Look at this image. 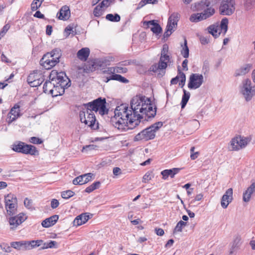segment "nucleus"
I'll use <instances>...</instances> for the list:
<instances>
[{
	"label": "nucleus",
	"instance_id": "f8f14e48",
	"mask_svg": "<svg viewBox=\"0 0 255 255\" xmlns=\"http://www.w3.org/2000/svg\"><path fill=\"white\" fill-rule=\"evenodd\" d=\"M179 19V14L178 13H172L168 18L166 31L164 33V37H169L176 29L177 22Z\"/></svg>",
	"mask_w": 255,
	"mask_h": 255
},
{
	"label": "nucleus",
	"instance_id": "473e14b6",
	"mask_svg": "<svg viewBox=\"0 0 255 255\" xmlns=\"http://www.w3.org/2000/svg\"><path fill=\"white\" fill-rule=\"evenodd\" d=\"M17 202L16 197L13 194L10 193L4 196V203L5 205L9 204V203H16Z\"/></svg>",
	"mask_w": 255,
	"mask_h": 255
},
{
	"label": "nucleus",
	"instance_id": "7c9ffc66",
	"mask_svg": "<svg viewBox=\"0 0 255 255\" xmlns=\"http://www.w3.org/2000/svg\"><path fill=\"white\" fill-rule=\"evenodd\" d=\"M110 80H116L121 83L126 84L128 83L129 82L127 79L119 74H114L110 76L109 78L107 77L105 82H108Z\"/></svg>",
	"mask_w": 255,
	"mask_h": 255
},
{
	"label": "nucleus",
	"instance_id": "7ed1b4c3",
	"mask_svg": "<svg viewBox=\"0 0 255 255\" xmlns=\"http://www.w3.org/2000/svg\"><path fill=\"white\" fill-rule=\"evenodd\" d=\"M115 118L117 120L115 122L116 126H123L127 124L131 128H132L140 123V121L133 117V113L131 110L128 109L127 104H122L118 106L115 111Z\"/></svg>",
	"mask_w": 255,
	"mask_h": 255
},
{
	"label": "nucleus",
	"instance_id": "ea45409f",
	"mask_svg": "<svg viewBox=\"0 0 255 255\" xmlns=\"http://www.w3.org/2000/svg\"><path fill=\"white\" fill-rule=\"evenodd\" d=\"M44 0H33L31 4V9L32 11H35L39 8Z\"/></svg>",
	"mask_w": 255,
	"mask_h": 255
},
{
	"label": "nucleus",
	"instance_id": "13d9d810",
	"mask_svg": "<svg viewBox=\"0 0 255 255\" xmlns=\"http://www.w3.org/2000/svg\"><path fill=\"white\" fill-rule=\"evenodd\" d=\"M151 179V173L149 172L146 173L143 176L142 182L144 183H147L149 180Z\"/></svg>",
	"mask_w": 255,
	"mask_h": 255
},
{
	"label": "nucleus",
	"instance_id": "dca6fc26",
	"mask_svg": "<svg viewBox=\"0 0 255 255\" xmlns=\"http://www.w3.org/2000/svg\"><path fill=\"white\" fill-rule=\"evenodd\" d=\"M215 9L210 7L205 12L193 13L191 14L189 20L192 22H198L210 17L215 13Z\"/></svg>",
	"mask_w": 255,
	"mask_h": 255
},
{
	"label": "nucleus",
	"instance_id": "052dcab7",
	"mask_svg": "<svg viewBox=\"0 0 255 255\" xmlns=\"http://www.w3.org/2000/svg\"><path fill=\"white\" fill-rule=\"evenodd\" d=\"M10 28V25L9 24H5L2 28L1 31L0 32V36L1 37L3 36V35L6 33V32L8 31V30Z\"/></svg>",
	"mask_w": 255,
	"mask_h": 255
},
{
	"label": "nucleus",
	"instance_id": "6ab92c4d",
	"mask_svg": "<svg viewBox=\"0 0 255 255\" xmlns=\"http://www.w3.org/2000/svg\"><path fill=\"white\" fill-rule=\"evenodd\" d=\"M233 190L232 188L226 190L221 201V205L223 208L226 209L229 204L232 202L233 199Z\"/></svg>",
	"mask_w": 255,
	"mask_h": 255
},
{
	"label": "nucleus",
	"instance_id": "6e6552de",
	"mask_svg": "<svg viewBox=\"0 0 255 255\" xmlns=\"http://www.w3.org/2000/svg\"><path fill=\"white\" fill-rule=\"evenodd\" d=\"M240 92L246 102L250 101L255 96V84L253 85L251 80H244L240 86Z\"/></svg>",
	"mask_w": 255,
	"mask_h": 255
},
{
	"label": "nucleus",
	"instance_id": "72a5a7b5",
	"mask_svg": "<svg viewBox=\"0 0 255 255\" xmlns=\"http://www.w3.org/2000/svg\"><path fill=\"white\" fill-rule=\"evenodd\" d=\"M183 92H184V94L182 96V101H181V103L182 109H183L185 107L187 103L188 102V101L189 99L190 96V93L188 92H187L185 89H183Z\"/></svg>",
	"mask_w": 255,
	"mask_h": 255
},
{
	"label": "nucleus",
	"instance_id": "4468645a",
	"mask_svg": "<svg viewBox=\"0 0 255 255\" xmlns=\"http://www.w3.org/2000/svg\"><path fill=\"white\" fill-rule=\"evenodd\" d=\"M59 76V73L56 70H52L49 76V80L46 81L44 84L43 89L45 93L51 94V90L53 89L54 84H56Z\"/></svg>",
	"mask_w": 255,
	"mask_h": 255
},
{
	"label": "nucleus",
	"instance_id": "393cba45",
	"mask_svg": "<svg viewBox=\"0 0 255 255\" xmlns=\"http://www.w3.org/2000/svg\"><path fill=\"white\" fill-rule=\"evenodd\" d=\"M252 67V65L251 64H247L244 65L236 70L234 76L235 77H238L245 75L246 74L249 72Z\"/></svg>",
	"mask_w": 255,
	"mask_h": 255
},
{
	"label": "nucleus",
	"instance_id": "f704fd0d",
	"mask_svg": "<svg viewBox=\"0 0 255 255\" xmlns=\"http://www.w3.org/2000/svg\"><path fill=\"white\" fill-rule=\"evenodd\" d=\"M182 49L181 51V54L184 58H187L189 56V48L187 46V40L185 39L183 45H181Z\"/></svg>",
	"mask_w": 255,
	"mask_h": 255
},
{
	"label": "nucleus",
	"instance_id": "bf43d9fd",
	"mask_svg": "<svg viewBox=\"0 0 255 255\" xmlns=\"http://www.w3.org/2000/svg\"><path fill=\"white\" fill-rule=\"evenodd\" d=\"M29 141L34 144H40L42 142L41 139L35 136L31 137L29 139Z\"/></svg>",
	"mask_w": 255,
	"mask_h": 255
},
{
	"label": "nucleus",
	"instance_id": "aec40b11",
	"mask_svg": "<svg viewBox=\"0 0 255 255\" xmlns=\"http://www.w3.org/2000/svg\"><path fill=\"white\" fill-rule=\"evenodd\" d=\"M94 174L91 173L85 174L77 177L73 180L74 185H83L91 180Z\"/></svg>",
	"mask_w": 255,
	"mask_h": 255
},
{
	"label": "nucleus",
	"instance_id": "0e129e2a",
	"mask_svg": "<svg viewBox=\"0 0 255 255\" xmlns=\"http://www.w3.org/2000/svg\"><path fill=\"white\" fill-rule=\"evenodd\" d=\"M200 40L201 43L204 45L208 44L210 41L209 38L205 36H201L200 38Z\"/></svg>",
	"mask_w": 255,
	"mask_h": 255
},
{
	"label": "nucleus",
	"instance_id": "b1692460",
	"mask_svg": "<svg viewBox=\"0 0 255 255\" xmlns=\"http://www.w3.org/2000/svg\"><path fill=\"white\" fill-rule=\"evenodd\" d=\"M254 193H255V182L253 183L244 192L243 200L245 202H249L252 195Z\"/></svg>",
	"mask_w": 255,
	"mask_h": 255
},
{
	"label": "nucleus",
	"instance_id": "c85d7f7f",
	"mask_svg": "<svg viewBox=\"0 0 255 255\" xmlns=\"http://www.w3.org/2000/svg\"><path fill=\"white\" fill-rule=\"evenodd\" d=\"M10 246L12 248H13L17 250H28L26 241L13 242L10 243Z\"/></svg>",
	"mask_w": 255,
	"mask_h": 255
},
{
	"label": "nucleus",
	"instance_id": "864d4df0",
	"mask_svg": "<svg viewBox=\"0 0 255 255\" xmlns=\"http://www.w3.org/2000/svg\"><path fill=\"white\" fill-rule=\"evenodd\" d=\"M26 243L28 250H30L38 247V245H36L35 243V240L26 241Z\"/></svg>",
	"mask_w": 255,
	"mask_h": 255
},
{
	"label": "nucleus",
	"instance_id": "338daca9",
	"mask_svg": "<svg viewBox=\"0 0 255 255\" xmlns=\"http://www.w3.org/2000/svg\"><path fill=\"white\" fill-rule=\"evenodd\" d=\"M48 243V247L49 248H57V243L54 241H50Z\"/></svg>",
	"mask_w": 255,
	"mask_h": 255
},
{
	"label": "nucleus",
	"instance_id": "cd10ccee",
	"mask_svg": "<svg viewBox=\"0 0 255 255\" xmlns=\"http://www.w3.org/2000/svg\"><path fill=\"white\" fill-rule=\"evenodd\" d=\"M90 52L89 48H82L78 51L77 56L80 60L86 61L89 56Z\"/></svg>",
	"mask_w": 255,
	"mask_h": 255
},
{
	"label": "nucleus",
	"instance_id": "9b49d317",
	"mask_svg": "<svg viewBox=\"0 0 255 255\" xmlns=\"http://www.w3.org/2000/svg\"><path fill=\"white\" fill-rule=\"evenodd\" d=\"M235 9V0H222L219 7V12L223 15H231L234 12Z\"/></svg>",
	"mask_w": 255,
	"mask_h": 255
},
{
	"label": "nucleus",
	"instance_id": "1a4fd4ad",
	"mask_svg": "<svg viewBox=\"0 0 255 255\" xmlns=\"http://www.w3.org/2000/svg\"><path fill=\"white\" fill-rule=\"evenodd\" d=\"M228 19L227 18H223L220 24L216 23L210 25L207 28V30L215 38L219 37L221 34L224 36L228 30Z\"/></svg>",
	"mask_w": 255,
	"mask_h": 255
},
{
	"label": "nucleus",
	"instance_id": "e2e57ef3",
	"mask_svg": "<svg viewBox=\"0 0 255 255\" xmlns=\"http://www.w3.org/2000/svg\"><path fill=\"white\" fill-rule=\"evenodd\" d=\"M103 73L105 74H112V75L115 74L114 67H108L106 69H105Z\"/></svg>",
	"mask_w": 255,
	"mask_h": 255
},
{
	"label": "nucleus",
	"instance_id": "c03bdc74",
	"mask_svg": "<svg viewBox=\"0 0 255 255\" xmlns=\"http://www.w3.org/2000/svg\"><path fill=\"white\" fill-rule=\"evenodd\" d=\"M178 74L179 77V86H180L181 87H183L185 84L186 81V76L185 74L182 72H181L179 69H178Z\"/></svg>",
	"mask_w": 255,
	"mask_h": 255
},
{
	"label": "nucleus",
	"instance_id": "774afa93",
	"mask_svg": "<svg viewBox=\"0 0 255 255\" xmlns=\"http://www.w3.org/2000/svg\"><path fill=\"white\" fill-rule=\"evenodd\" d=\"M1 61L6 63H10L11 62V61L9 60L7 58V57L3 53L1 55Z\"/></svg>",
	"mask_w": 255,
	"mask_h": 255
},
{
	"label": "nucleus",
	"instance_id": "58836bf2",
	"mask_svg": "<svg viewBox=\"0 0 255 255\" xmlns=\"http://www.w3.org/2000/svg\"><path fill=\"white\" fill-rule=\"evenodd\" d=\"M42 77L43 75L40 73L33 72L30 73L27 77V81L28 83H32V81L36 79L38 77Z\"/></svg>",
	"mask_w": 255,
	"mask_h": 255
},
{
	"label": "nucleus",
	"instance_id": "a878e982",
	"mask_svg": "<svg viewBox=\"0 0 255 255\" xmlns=\"http://www.w3.org/2000/svg\"><path fill=\"white\" fill-rule=\"evenodd\" d=\"M58 215H55L42 221L41 225L44 228H49L54 225L58 220Z\"/></svg>",
	"mask_w": 255,
	"mask_h": 255
},
{
	"label": "nucleus",
	"instance_id": "bb28decb",
	"mask_svg": "<svg viewBox=\"0 0 255 255\" xmlns=\"http://www.w3.org/2000/svg\"><path fill=\"white\" fill-rule=\"evenodd\" d=\"M240 138V136H237L232 138L228 147L230 150L237 151L241 149Z\"/></svg>",
	"mask_w": 255,
	"mask_h": 255
},
{
	"label": "nucleus",
	"instance_id": "f257e3e1",
	"mask_svg": "<svg viewBox=\"0 0 255 255\" xmlns=\"http://www.w3.org/2000/svg\"><path fill=\"white\" fill-rule=\"evenodd\" d=\"M105 99L99 98L92 102L83 105L86 111H80L79 117L81 123H84L88 127L94 129L98 128V123H96V119L94 112H99L101 115L108 113V110L106 106Z\"/></svg>",
	"mask_w": 255,
	"mask_h": 255
},
{
	"label": "nucleus",
	"instance_id": "603ef678",
	"mask_svg": "<svg viewBox=\"0 0 255 255\" xmlns=\"http://www.w3.org/2000/svg\"><path fill=\"white\" fill-rule=\"evenodd\" d=\"M115 74V73H126L128 71V69L126 67L121 66L114 67Z\"/></svg>",
	"mask_w": 255,
	"mask_h": 255
},
{
	"label": "nucleus",
	"instance_id": "8fccbe9b",
	"mask_svg": "<svg viewBox=\"0 0 255 255\" xmlns=\"http://www.w3.org/2000/svg\"><path fill=\"white\" fill-rule=\"evenodd\" d=\"M24 206L28 209H30V210L34 209L32 200H31L28 198H25V199L24 200Z\"/></svg>",
	"mask_w": 255,
	"mask_h": 255
},
{
	"label": "nucleus",
	"instance_id": "20e7f679",
	"mask_svg": "<svg viewBox=\"0 0 255 255\" xmlns=\"http://www.w3.org/2000/svg\"><path fill=\"white\" fill-rule=\"evenodd\" d=\"M168 45L164 44L161 51V56L158 63L153 64L150 67V71L158 73L157 76L159 77H162L164 75V70L166 68L167 63L169 62L170 57L168 55Z\"/></svg>",
	"mask_w": 255,
	"mask_h": 255
},
{
	"label": "nucleus",
	"instance_id": "ddd939ff",
	"mask_svg": "<svg viewBox=\"0 0 255 255\" xmlns=\"http://www.w3.org/2000/svg\"><path fill=\"white\" fill-rule=\"evenodd\" d=\"M27 218V216L23 213H20L15 216H11V217L7 219L10 230L12 231L15 230Z\"/></svg>",
	"mask_w": 255,
	"mask_h": 255
},
{
	"label": "nucleus",
	"instance_id": "5fc2aeb1",
	"mask_svg": "<svg viewBox=\"0 0 255 255\" xmlns=\"http://www.w3.org/2000/svg\"><path fill=\"white\" fill-rule=\"evenodd\" d=\"M114 1L115 0H103L99 4L101 5V7H108L111 4L113 3Z\"/></svg>",
	"mask_w": 255,
	"mask_h": 255
},
{
	"label": "nucleus",
	"instance_id": "f03ea898",
	"mask_svg": "<svg viewBox=\"0 0 255 255\" xmlns=\"http://www.w3.org/2000/svg\"><path fill=\"white\" fill-rule=\"evenodd\" d=\"M130 108L133 113V117L145 119L154 117L156 115L155 108L153 109L150 100L143 96H136L130 101Z\"/></svg>",
	"mask_w": 255,
	"mask_h": 255
},
{
	"label": "nucleus",
	"instance_id": "a19ab883",
	"mask_svg": "<svg viewBox=\"0 0 255 255\" xmlns=\"http://www.w3.org/2000/svg\"><path fill=\"white\" fill-rule=\"evenodd\" d=\"M244 4L246 10H250L255 5V0H244Z\"/></svg>",
	"mask_w": 255,
	"mask_h": 255
},
{
	"label": "nucleus",
	"instance_id": "4be33fe9",
	"mask_svg": "<svg viewBox=\"0 0 255 255\" xmlns=\"http://www.w3.org/2000/svg\"><path fill=\"white\" fill-rule=\"evenodd\" d=\"M92 216V215H90ZM90 218L89 213H85L78 215L74 219L73 224L74 226H79L86 223Z\"/></svg>",
	"mask_w": 255,
	"mask_h": 255
},
{
	"label": "nucleus",
	"instance_id": "37998d69",
	"mask_svg": "<svg viewBox=\"0 0 255 255\" xmlns=\"http://www.w3.org/2000/svg\"><path fill=\"white\" fill-rule=\"evenodd\" d=\"M240 239L239 238H237L235 240L232 248H231L230 251V254H233L236 252L237 250L238 249L239 246V244L240 242Z\"/></svg>",
	"mask_w": 255,
	"mask_h": 255
},
{
	"label": "nucleus",
	"instance_id": "680f3d73",
	"mask_svg": "<svg viewBox=\"0 0 255 255\" xmlns=\"http://www.w3.org/2000/svg\"><path fill=\"white\" fill-rule=\"evenodd\" d=\"M59 205V202L57 199H53L51 201V207L52 209L56 208Z\"/></svg>",
	"mask_w": 255,
	"mask_h": 255
},
{
	"label": "nucleus",
	"instance_id": "a18cd8bd",
	"mask_svg": "<svg viewBox=\"0 0 255 255\" xmlns=\"http://www.w3.org/2000/svg\"><path fill=\"white\" fill-rule=\"evenodd\" d=\"M100 4L96 6L93 11V14L96 17H100L103 14V10L102 9Z\"/></svg>",
	"mask_w": 255,
	"mask_h": 255
},
{
	"label": "nucleus",
	"instance_id": "2f4dec72",
	"mask_svg": "<svg viewBox=\"0 0 255 255\" xmlns=\"http://www.w3.org/2000/svg\"><path fill=\"white\" fill-rule=\"evenodd\" d=\"M114 61V58L112 56H108L102 60H96L94 62L95 65H97L100 67L102 66L103 64L106 65H109L110 62Z\"/></svg>",
	"mask_w": 255,
	"mask_h": 255
},
{
	"label": "nucleus",
	"instance_id": "c756f323",
	"mask_svg": "<svg viewBox=\"0 0 255 255\" xmlns=\"http://www.w3.org/2000/svg\"><path fill=\"white\" fill-rule=\"evenodd\" d=\"M5 208L6 210L7 214L9 216H12L15 214L17 209V202L16 203H9L5 205Z\"/></svg>",
	"mask_w": 255,
	"mask_h": 255
},
{
	"label": "nucleus",
	"instance_id": "79ce46f5",
	"mask_svg": "<svg viewBox=\"0 0 255 255\" xmlns=\"http://www.w3.org/2000/svg\"><path fill=\"white\" fill-rule=\"evenodd\" d=\"M186 225V223L183 221H180L176 225L174 228V232H181L182 229Z\"/></svg>",
	"mask_w": 255,
	"mask_h": 255
},
{
	"label": "nucleus",
	"instance_id": "f3484780",
	"mask_svg": "<svg viewBox=\"0 0 255 255\" xmlns=\"http://www.w3.org/2000/svg\"><path fill=\"white\" fill-rule=\"evenodd\" d=\"M220 0H215V1L212 4L209 0H202L200 2L195 3L191 5V8L193 11H203L205 12L210 5H214L218 3Z\"/></svg>",
	"mask_w": 255,
	"mask_h": 255
},
{
	"label": "nucleus",
	"instance_id": "0eeeda50",
	"mask_svg": "<svg viewBox=\"0 0 255 255\" xmlns=\"http://www.w3.org/2000/svg\"><path fill=\"white\" fill-rule=\"evenodd\" d=\"M163 126L161 122H158L152 125L149 127L143 129L135 136V140H148L154 138L155 132Z\"/></svg>",
	"mask_w": 255,
	"mask_h": 255
},
{
	"label": "nucleus",
	"instance_id": "4d7b16f0",
	"mask_svg": "<svg viewBox=\"0 0 255 255\" xmlns=\"http://www.w3.org/2000/svg\"><path fill=\"white\" fill-rule=\"evenodd\" d=\"M97 146L94 144L86 145V146L83 147L82 149V151L84 152L85 151H89L94 149H97Z\"/></svg>",
	"mask_w": 255,
	"mask_h": 255
},
{
	"label": "nucleus",
	"instance_id": "5701e85b",
	"mask_svg": "<svg viewBox=\"0 0 255 255\" xmlns=\"http://www.w3.org/2000/svg\"><path fill=\"white\" fill-rule=\"evenodd\" d=\"M180 168H173L170 169H165L161 172L162 179L166 180L169 177L173 178L174 176L181 170Z\"/></svg>",
	"mask_w": 255,
	"mask_h": 255
},
{
	"label": "nucleus",
	"instance_id": "412c9836",
	"mask_svg": "<svg viewBox=\"0 0 255 255\" xmlns=\"http://www.w3.org/2000/svg\"><path fill=\"white\" fill-rule=\"evenodd\" d=\"M71 13L69 6H63L57 14L58 18L62 20H67L70 17Z\"/></svg>",
	"mask_w": 255,
	"mask_h": 255
},
{
	"label": "nucleus",
	"instance_id": "49530a36",
	"mask_svg": "<svg viewBox=\"0 0 255 255\" xmlns=\"http://www.w3.org/2000/svg\"><path fill=\"white\" fill-rule=\"evenodd\" d=\"M74 195V192L70 190L64 191L61 192L62 197L65 199L70 198V197L73 196Z\"/></svg>",
	"mask_w": 255,
	"mask_h": 255
},
{
	"label": "nucleus",
	"instance_id": "6e6d98bb",
	"mask_svg": "<svg viewBox=\"0 0 255 255\" xmlns=\"http://www.w3.org/2000/svg\"><path fill=\"white\" fill-rule=\"evenodd\" d=\"M151 30L154 33H155L156 34H158L161 32L162 28L160 27V26L159 25V24L157 23V24H155V26H154V27H153L152 28H151Z\"/></svg>",
	"mask_w": 255,
	"mask_h": 255
},
{
	"label": "nucleus",
	"instance_id": "de8ad7c7",
	"mask_svg": "<svg viewBox=\"0 0 255 255\" xmlns=\"http://www.w3.org/2000/svg\"><path fill=\"white\" fill-rule=\"evenodd\" d=\"M157 23L155 22V20H149V21H144L143 22V26L146 28H150V30H151V28L153 27H154L155 26V24H157Z\"/></svg>",
	"mask_w": 255,
	"mask_h": 255
},
{
	"label": "nucleus",
	"instance_id": "423d86ee",
	"mask_svg": "<svg viewBox=\"0 0 255 255\" xmlns=\"http://www.w3.org/2000/svg\"><path fill=\"white\" fill-rule=\"evenodd\" d=\"M57 81L53 90H51V95L53 97H56L62 95L64 92V89L70 86V81L64 72H59V76L57 78Z\"/></svg>",
	"mask_w": 255,
	"mask_h": 255
},
{
	"label": "nucleus",
	"instance_id": "69168bd1",
	"mask_svg": "<svg viewBox=\"0 0 255 255\" xmlns=\"http://www.w3.org/2000/svg\"><path fill=\"white\" fill-rule=\"evenodd\" d=\"M65 32L67 34V36H69L72 32H73V27L71 25H68L65 29Z\"/></svg>",
	"mask_w": 255,
	"mask_h": 255
},
{
	"label": "nucleus",
	"instance_id": "a211bd4d",
	"mask_svg": "<svg viewBox=\"0 0 255 255\" xmlns=\"http://www.w3.org/2000/svg\"><path fill=\"white\" fill-rule=\"evenodd\" d=\"M21 116L20 114V106L17 104H15L10 109L7 114V122L8 124H10Z\"/></svg>",
	"mask_w": 255,
	"mask_h": 255
},
{
	"label": "nucleus",
	"instance_id": "2eb2a0df",
	"mask_svg": "<svg viewBox=\"0 0 255 255\" xmlns=\"http://www.w3.org/2000/svg\"><path fill=\"white\" fill-rule=\"evenodd\" d=\"M204 82V77L202 74L193 73L190 75L188 87L190 89H196L199 88Z\"/></svg>",
	"mask_w": 255,
	"mask_h": 255
},
{
	"label": "nucleus",
	"instance_id": "9d476101",
	"mask_svg": "<svg viewBox=\"0 0 255 255\" xmlns=\"http://www.w3.org/2000/svg\"><path fill=\"white\" fill-rule=\"evenodd\" d=\"M12 149L16 152H20L26 154H30L31 155H36L38 154V151L36 148L32 145L25 144L22 142H19L17 144H13Z\"/></svg>",
	"mask_w": 255,
	"mask_h": 255
},
{
	"label": "nucleus",
	"instance_id": "39448f33",
	"mask_svg": "<svg viewBox=\"0 0 255 255\" xmlns=\"http://www.w3.org/2000/svg\"><path fill=\"white\" fill-rule=\"evenodd\" d=\"M61 56V50L56 48L50 53H47L42 57L40 61V64L45 69H50L59 62V58Z\"/></svg>",
	"mask_w": 255,
	"mask_h": 255
},
{
	"label": "nucleus",
	"instance_id": "3c124183",
	"mask_svg": "<svg viewBox=\"0 0 255 255\" xmlns=\"http://www.w3.org/2000/svg\"><path fill=\"white\" fill-rule=\"evenodd\" d=\"M157 0H141V1L138 4V8H140L143 6L146 3L155 4L157 3Z\"/></svg>",
	"mask_w": 255,
	"mask_h": 255
},
{
	"label": "nucleus",
	"instance_id": "e433bc0d",
	"mask_svg": "<svg viewBox=\"0 0 255 255\" xmlns=\"http://www.w3.org/2000/svg\"><path fill=\"white\" fill-rule=\"evenodd\" d=\"M106 18L107 20L112 22H119L121 20V17L118 14H108Z\"/></svg>",
	"mask_w": 255,
	"mask_h": 255
},
{
	"label": "nucleus",
	"instance_id": "4c0bfd02",
	"mask_svg": "<svg viewBox=\"0 0 255 255\" xmlns=\"http://www.w3.org/2000/svg\"><path fill=\"white\" fill-rule=\"evenodd\" d=\"M101 185V183L99 181H97L93 183L90 186L87 187L85 189V192L87 193H91L94 190L99 188Z\"/></svg>",
	"mask_w": 255,
	"mask_h": 255
},
{
	"label": "nucleus",
	"instance_id": "c9c22d12",
	"mask_svg": "<svg viewBox=\"0 0 255 255\" xmlns=\"http://www.w3.org/2000/svg\"><path fill=\"white\" fill-rule=\"evenodd\" d=\"M240 138V147L241 149L245 148L248 144L251 141V138L249 137H245L243 136H241Z\"/></svg>",
	"mask_w": 255,
	"mask_h": 255
},
{
	"label": "nucleus",
	"instance_id": "09e8293b",
	"mask_svg": "<svg viewBox=\"0 0 255 255\" xmlns=\"http://www.w3.org/2000/svg\"><path fill=\"white\" fill-rule=\"evenodd\" d=\"M43 81V77H39L37 78H36V79L33 80L32 83H28L29 84L30 86L34 87H37V86L40 85L41 84V83H42Z\"/></svg>",
	"mask_w": 255,
	"mask_h": 255
}]
</instances>
